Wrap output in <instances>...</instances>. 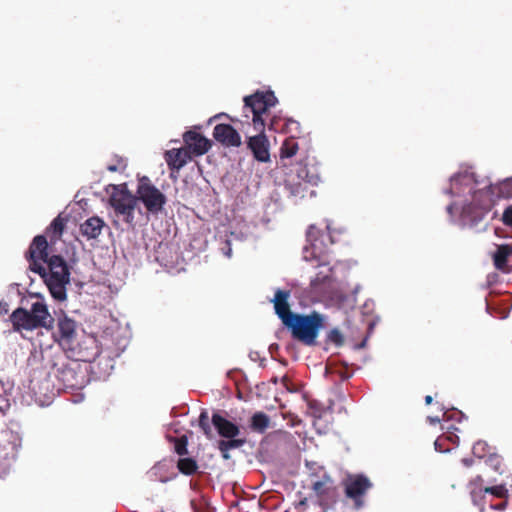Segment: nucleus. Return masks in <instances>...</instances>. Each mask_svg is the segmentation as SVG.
Returning <instances> with one entry per match:
<instances>
[{
  "instance_id": "obj_22",
  "label": "nucleus",
  "mask_w": 512,
  "mask_h": 512,
  "mask_svg": "<svg viewBox=\"0 0 512 512\" xmlns=\"http://www.w3.org/2000/svg\"><path fill=\"white\" fill-rule=\"evenodd\" d=\"M326 270L319 271L310 282V288L313 293L324 295L332 282V268L325 266Z\"/></svg>"
},
{
  "instance_id": "obj_14",
  "label": "nucleus",
  "mask_w": 512,
  "mask_h": 512,
  "mask_svg": "<svg viewBox=\"0 0 512 512\" xmlns=\"http://www.w3.org/2000/svg\"><path fill=\"white\" fill-rule=\"evenodd\" d=\"M482 481V478L478 476L475 480L471 482V497L476 505L481 506V510L484 509L481 501L485 503L486 494L493 495L499 499H508L509 493L505 485L482 487Z\"/></svg>"
},
{
  "instance_id": "obj_8",
  "label": "nucleus",
  "mask_w": 512,
  "mask_h": 512,
  "mask_svg": "<svg viewBox=\"0 0 512 512\" xmlns=\"http://www.w3.org/2000/svg\"><path fill=\"white\" fill-rule=\"evenodd\" d=\"M80 360H68L62 353L50 358L51 372L61 383L63 388L80 389L86 382L85 373L81 369Z\"/></svg>"
},
{
  "instance_id": "obj_37",
  "label": "nucleus",
  "mask_w": 512,
  "mask_h": 512,
  "mask_svg": "<svg viewBox=\"0 0 512 512\" xmlns=\"http://www.w3.org/2000/svg\"><path fill=\"white\" fill-rule=\"evenodd\" d=\"M486 446L487 444L485 442H482V441H478L477 443L474 444L473 446V453L475 455H478L479 457H482L484 456L485 454V449H486Z\"/></svg>"
},
{
  "instance_id": "obj_3",
  "label": "nucleus",
  "mask_w": 512,
  "mask_h": 512,
  "mask_svg": "<svg viewBox=\"0 0 512 512\" xmlns=\"http://www.w3.org/2000/svg\"><path fill=\"white\" fill-rule=\"evenodd\" d=\"M306 241L303 258L306 261H317L318 266H328L330 264L328 259L329 249L338 242L330 226L327 225L325 230H320L315 225H310L306 232Z\"/></svg>"
},
{
  "instance_id": "obj_18",
  "label": "nucleus",
  "mask_w": 512,
  "mask_h": 512,
  "mask_svg": "<svg viewBox=\"0 0 512 512\" xmlns=\"http://www.w3.org/2000/svg\"><path fill=\"white\" fill-rule=\"evenodd\" d=\"M214 139L225 147H239L241 136L230 124H217L213 130Z\"/></svg>"
},
{
  "instance_id": "obj_31",
  "label": "nucleus",
  "mask_w": 512,
  "mask_h": 512,
  "mask_svg": "<svg viewBox=\"0 0 512 512\" xmlns=\"http://www.w3.org/2000/svg\"><path fill=\"white\" fill-rule=\"evenodd\" d=\"M126 167V160L121 156L114 155L111 162L107 165V170L109 172H123Z\"/></svg>"
},
{
  "instance_id": "obj_42",
  "label": "nucleus",
  "mask_w": 512,
  "mask_h": 512,
  "mask_svg": "<svg viewBox=\"0 0 512 512\" xmlns=\"http://www.w3.org/2000/svg\"><path fill=\"white\" fill-rule=\"evenodd\" d=\"M9 311V305L5 301H0V313L6 314Z\"/></svg>"
},
{
  "instance_id": "obj_17",
  "label": "nucleus",
  "mask_w": 512,
  "mask_h": 512,
  "mask_svg": "<svg viewBox=\"0 0 512 512\" xmlns=\"http://www.w3.org/2000/svg\"><path fill=\"white\" fill-rule=\"evenodd\" d=\"M291 296L290 290L277 289L272 299L275 314L285 325L296 313L290 309L289 299Z\"/></svg>"
},
{
  "instance_id": "obj_1",
  "label": "nucleus",
  "mask_w": 512,
  "mask_h": 512,
  "mask_svg": "<svg viewBox=\"0 0 512 512\" xmlns=\"http://www.w3.org/2000/svg\"><path fill=\"white\" fill-rule=\"evenodd\" d=\"M478 181L473 173H459L451 178L450 192L460 196L469 194L471 201L462 206L460 219L463 225L473 227L481 222L492 207L489 184L478 188Z\"/></svg>"
},
{
  "instance_id": "obj_51",
  "label": "nucleus",
  "mask_w": 512,
  "mask_h": 512,
  "mask_svg": "<svg viewBox=\"0 0 512 512\" xmlns=\"http://www.w3.org/2000/svg\"><path fill=\"white\" fill-rule=\"evenodd\" d=\"M508 185H509L508 183H505V184L502 186V188H501L502 193H504V189H506V188L508 187Z\"/></svg>"
},
{
  "instance_id": "obj_10",
  "label": "nucleus",
  "mask_w": 512,
  "mask_h": 512,
  "mask_svg": "<svg viewBox=\"0 0 512 512\" xmlns=\"http://www.w3.org/2000/svg\"><path fill=\"white\" fill-rule=\"evenodd\" d=\"M109 203L117 215H122L123 219L130 226H134V211L137 205V197L127 188L126 184L113 185Z\"/></svg>"
},
{
  "instance_id": "obj_38",
  "label": "nucleus",
  "mask_w": 512,
  "mask_h": 512,
  "mask_svg": "<svg viewBox=\"0 0 512 512\" xmlns=\"http://www.w3.org/2000/svg\"><path fill=\"white\" fill-rule=\"evenodd\" d=\"M502 221L507 226L512 227V206H509L504 210L503 215H502Z\"/></svg>"
},
{
  "instance_id": "obj_24",
  "label": "nucleus",
  "mask_w": 512,
  "mask_h": 512,
  "mask_svg": "<svg viewBox=\"0 0 512 512\" xmlns=\"http://www.w3.org/2000/svg\"><path fill=\"white\" fill-rule=\"evenodd\" d=\"M168 465L163 462L156 463L148 472L147 476L152 482L166 483L172 479V476L168 475Z\"/></svg>"
},
{
  "instance_id": "obj_34",
  "label": "nucleus",
  "mask_w": 512,
  "mask_h": 512,
  "mask_svg": "<svg viewBox=\"0 0 512 512\" xmlns=\"http://www.w3.org/2000/svg\"><path fill=\"white\" fill-rule=\"evenodd\" d=\"M286 131L291 133L290 138H297L302 133L300 123L293 119H288L285 123Z\"/></svg>"
},
{
  "instance_id": "obj_15",
  "label": "nucleus",
  "mask_w": 512,
  "mask_h": 512,
  "mask_svg": "<svg viewBox=\"0 0 512 512\" xmlns=\"http://www.w3.org/2000/svg\"><path fill=\"white\" fill-rule=\"evenodd\" d=\"M257 135L247 138V148L251 151L253 158L261 163L270 161V143L264 130H256Z\"/></svg>"
},
{
  "instance_id": "obj_26",
  "label": "nucleus",
  "mask_w": 512,
  "mask_h": 512,
  "mask_svg": "<svg viewBox=\"0 0 512 512\" xmlns=\"http://www.w3.org/2000/svg\"><path fill=\"white\" fill-rule=\"evenodd\" d=\"M512 254V245H498L493 255L494 265L497 269H504L507 266L508 257Z\"/></svg>"
},
{
  "instance_id": "obj_25",
  "label": "nucleus",
  "mask_w": 512,
  "mask_h": 512,
  "mask_svg": "<svg viewBox=\"0 0 512 512\" xmlns=\"http://www.w3.org/2000/svg\"><path fill=\"white\" fill-rule=\"evenodd\" d=\"M66 225V219L58 215L53 219L49 227L46 229V234L50 238L51 243L59 240L63 234Z\"/></svg>"
},
{
  "instance_id": "obj_9",
  "label": "nucleus",
  "mask_w": 512,
  "mask_h": 512,
  "mask_svg": "<svg viewBox=\"0 0 512 512\" xmlns=\"http://www.w3.org/2000/svg\"><path fill=\"white\" fill-rule=\"evenodd\" d=\"M278 100L272 91H256L254 94L244 97V113L249 118L252 114V123L255 130L265 129L264 115L271 107L277 104Z\"/></svg>"
},
{
  "instance_id": "obj_48",
  "label": "nucleus",
  "mask_w": 512,
  "mask_h": 512,
  "mask_svg": "<svg viewBox=\"0 0 512 512\" xmlns=\"http://www.w3.org/2000/svg\"><path fill=\"white\" fill-rule=\"evenodd\" d=\"M439 442H440V439H437V440L435 441V448H436V450L442 451V449H441V447H440Z\"/></svg>"
},
{
  "instance_id": "obj_23",
  "label": "nucleus",
  "mask_w": 512,
  "mask_h": 512,
  "mask_svg": "<svg viewBox=\"0 0 512 512\" xmlns=\"http://www.w3.org/2000/svg\"><path fill=\"white\" fill-rule=\"evenodd\" d=\"M104 225L105 223L100 217L93 216L80 225V232L88 240L96 239L101 234Z\"/></svg>"
},
{
  "instance_id": "obj_45",
  "label": "nucleus",
  "mask_w": 512,
  "mask_h": 512,
  "mask_svg": "<svg viewBox=\"0 0 512 512\" xmlns=\"http://www.w3.org/2000/svg\"><path fill=\"white\" fill-rule=\"evenodd\" d=\"M432 401H433V398H432V396H431V395H427V396L425 397V403H426V405H430V404L432 403Z\"/></svg>"
},
{
  "instance_id": "obj_49",
  "label": "nucleus",
  "mask_w": 512,
  "mask_h": 512,
  "mask_svg": "<svg viewBox=\"0 0 512 512\" xmlns=\"http://www.w3.org/2000/svg\"><path fill=\"white\" fill-rule=\"evenodd\" d=\"M224 115H225V114H222V113L217 114V115H215L213 118H211V119L209 120V122H212L214 119H219V118H221V117H222V116H224Z\"/></svg>"
},
{
  "instance_id": "obj_52",
  "label": "nucleus",
  "mask_w": 512,
  "mask_h": 512,
  "mask_svg": "<svg viewBox=\"0 0 512 512\" xmlns=\"http://www.w3.org/2000/svg\"><path fill=\"white\" fill-rule=\"evenodd\" d=\"M447 429H448V430H450V429L458 430V429H457L456 427H454L453 425L448 426V427H447Z\"/></svg>"
},
{
  "instance_id": "obj_28",
  "label": "nucleus",
  "mask_w": 512,
  "mask_h": 512,
  "mask_svg": "<svg viewBox=\"0 0 512 512\" xmlns=\"http://www.w3.org/2000/svg\"><path fill=\"white\" fill-rule=\"evenodd\" d=\"M178 470L186 475L191 476L194 475L198 471V463L195 459L190 457L179 458L177 461Z\"/></svg>"
},
{
  "instance_id": "obj_50",
  "label": "nucleus",
  "mask_w": 512,
  "mask_h": 512,
  "mask_svg": "<svg viewBox=\"0 0 512 512\" xmlns=\"http://www.w3.org/2000/svg\"><path fill=\"white\" fill-rule=\"evenodd\" d=\"M288 381H289V380H288V378H287V377H284V378L282 379V382H283V384H284L286 387H287V383H288Z\"/></svg>"
},
{
  "instance_id": "obj_6",
  "label": "nucleus",
  "mask_w": 512,
  "mask_h": 512,
  "mask_svg": "<svg viewBox=\"0 0 512 512\" xmlns=\"http://www.w3.org/2000/svg\"><path fill=\"white\" fill-rule=\"evenodd\" d=\"M320 182L318 168L315 165L309 166L307 163L300 161L295 173L291 171L285 179V187L294 197L305 198L315 196L313 189Z\"/></svg>"
},
{
  "instance_id": "obj_5",
  "label": "nucleus",
  "mask_w": 512,
  "mask_h": 512,
  "mask_svg": "<svg viewBox=\"0 0 512 512\" xmlns=\"http://www.w3.org/2000/svg\"><path fill=\"white\" fill-rule=\"evenodd\" d=\"M44 273H38L46 283L52 297L58 301L66 299V285L70 282V271L62 256L52 255L45 262Z\"/></svg>"
},
{
  "instance_id": "obj_44",
  "label": "nucleus",
  "mask_w": 512,
  "mask_h": 512,
  "mask_svg": "<svg viewBox=\"0 0 512 512\" xmlns=\"http://www.w3.org/2000/svg\"><path fill=\"white\" fill-rule=\"evenodd\" d=\"M8 407L7 400L0 395V412H4V410Z\"/></svg>"
},
{
  "instance_id": "obj_11",
  "label": "nucleus",
  "mask_w": 512,
  "mask_h": 512,
  "mask_svg": "<svg viewBox=\"0 0 512 512\" xmlns=\"http://www.w3.org/2000/svg\"><path fill=\"white\" fill-rule=\"evenodd\" d=\"M344 495L352 501L354 510H361L365 506V497L373 487L371 480L364 474L348 475L342 483Z\"/></svg>"
},
{
  "instance_id": "obj_47",
  "label": "nucleus",
  "mask_w": 512,
  "mask_h": 512,
  "mask_svg": "<svg viewBox=\"0 0 512 512\" xmlns=\"http://www.w3.org/2000/svg\"><path fill=\"white\" fill-rule=\"evenodd\" d=\"M453 209H454V204L448 205L447 211H448L449 214H451V215L453 214Z\"/></svg>"
},
{
  "instance_id": "obj_4",
  "label": "nucleus",
  "mask_w": 512,
  "mask_h": 512,
  "mask_svg": "<svg viewBox=\"0 0 512 512\" xmlns=\"http://www.w3.org/2000/svg\"><path fill=\"white\" fill-rule=\"evenodd\" d=\"M10 321L13 325V330L16 332L21 330L32 331L37 328L49 330L54 324V318L42 300L34 302L30 310L21 307L15 309L10 315Z\"/></svg>"
},
{
  "instance_id": "obj_16",
  "label": "nucleus",
  "mask_w": 512,
  "mask_h": 512,
  "mask_svg": "<svg viewBox=\"0 0 512 512\" xmlns=\"http://www.w3.org/2000/svg\"><path fill=\"white\" fill-rule=\"evenodd\" d=\"M185 148L189 149L191 155L201 156L209 151L212 143L209 139L195 130H189L183 134Z\"/></svg>"
},
{
  "instance_id": "obj_46",
  "label": "nucleus",
  "mask_w": 512,
  "mask_h": 512,
  "mask_svg": "<svg viewBox=\"0 0 512 512\" xmlns=\"http://www.w3.org/2000/svg\"><path fill=\"white\" fill-rule=\"evenodd\" d=\"M454 438H458V437L455 434L450 433V432H449V435L446 436V439H448L452 442H454Z\"/></svg>"
},
{
  "instance_id": "obj_7",
  "label": "nucleus",
  "mask_w": 512,
  "mask_h": 512,
  "mask_svg": "<svg viewBox=\"0 0 512 512\" xmlns=\"http://www.w3.org/2000/svg\"><path fill=\"white\" fill-rule=\"evenodd\" d=\"M284 326L294 339L312 346L316 344L319 331L324 326V317L316 311L310 314L296 313Z\"/></svg>"
},
{
  "instance_id": "obj_41",
  "label": "nucleus",
  "mask_w": 512,
  "mask_h": 512,
  "mask_svg": "<svg viewBox=\"0 0 512 512\" xmlns=\"http://www.w3.org/2000/svg\"><path fill=\"white\" fill-rule=\"evenodd\" d=\"M218 449L221 453V456L224 460H229L230 459V454H229V451L230 450H224V446H223V443L221 441L218 442Z\"/></svg>"
},
{
  "instance_id": "obj_40",
  "label": "nucleus",
  "mask_w": 512,
  "mask_h": 512,
  "mask_svg": "<svg viewBox=\"0 0 512 512\" xmlns=\"http://www.w3.org/2000/svg\"><path fill=\"white\" fill-rule=\"evenodd\" d=\"M502 501L497 504L490 503V508L498 511H504L508 506V499H501Z\"/></svg>"
},
{
  "instance_id": "obj_21",
  "label": "nucleus",
  "mask_w": 512,
  "mask_h": 512,
  "mask_svg": "<svg viewBox=\"0 0 512 512\" xmlns=\"http://www.w3.org/2000/svg\"><path fill=\"white\" fill-rule=\"evenodd\" d=\"M21 439L19 435L13 431H3L0 433V451L5 457L14 458L20 447Z\"/></svg>"
},
{
  "instance_id": "obj_12",
  "label": "nucleus",
  "mask_w": 512,
  "mask_h": 512,
  "mask_svg": "<svg viewBox=\"0 0 512 512\" xmlns=\"http://www.w3.org/2000/svg\"><path fill=\"white\" fill-rule=\"evenodd\" d=\"M137 195V201L140 200L152 214L159 213L166 203L165 195L152 185L147 177L140 180Z\"/></svg>"
},
{
  "instance_id": "obj_32",
  "label": "nucleus",
  "mask_w": 512,
  "mask_h": 512,
  "mask_svg": "<svg viewBox=\"0 0 512 512\" xmlns=\"http://www.w3.org/2000/svg\"><path fill=\"white\" fill-rule=\"evenodd\" d=\"M172 441L174 442V450H175V452L178 455L184 456V455L188 454V449H187L188 439H187V436L183 435L181 437L172 438Z\"/></svg>"
},
{
  "instance_id": "obj_30",
  "label": "nucleus",
  "mask_w": 512,
  "mask_h": 512,
  "mask_svg": "<svg viewBox=\"0 0 512 512\" xmlns=\"http://www.w3.org/2000/svg\"><path fill=\"white\" fill-rule=\"evenodd\" d=\"M198 424L203 434L211 439L213 437L212 427L209 419V415L206 409H203L199 415Z\"/></svg>"
},
{
  "instance_id": "obj_19",
  "label": "nucleus",
  "mask_w": 512,
  "mask_h": 512,
  "mask_svg": "<svg viewBox=\"0 0 512 512\" xmlns=\"http://www.w3.org/2000/svg\"><path fill=\"white\" fill-rule=\"evenodd\" d=\"M164 158L172 174L173 172H179L181 168L191 161L192 155L189 149L185 147L173 148L165 152Z\"/></svg>"
},
{
  "instance_id": "obj_35",
  "label": "nucleus",
  "mask_w": 512,
  "mask_h": 512,
  "mask_svg": "<svg viewBox=\"0 0 512 512\" xmlns=\"http://www.w3.org/2000/svg\"><path fill=\"white\" fill-rule=\"evenodd\" d=\"M227 440H220L223 443L224 450H231L242 447L246 443L245 438H226Z\"/></svg>"
},
{
  "instance_id": "obj_33",
  "label": "nucleus",
  "mask_w": 512,
  "mask_h": 512,
  "mask_svg": "<svg viewBox=\"0 0 512 512\" xmlns=\"http://www.w3.org/2000/svg\"><path fill=\"white\" fill-rule=\"evenodd\" d=\"M327 341L340 347L344 344V336L338 328H334L327 334Z\"/></svg>"
},
{
  "instance_id": "obj_2",
  "label": "nucleus",
  "mask_w": 512,
  "mask_h": 512,
  "mask_svg": "<svg viewBox=\"0 0 512 512\" xmlns=\"http://www.w3.org/2000/svg\"><path fill=\"white\" fill-rule=\"evenodd\" d=\"M55 341L73 358L84 362L91 361L96 355L95 341L85 335H80L75 320L64 315L57 321L53 333Z\"/></svg>"
},
{
  "instance_id": "obj_43",
  "label": "nucleus",
  "mask_w": 512,
  "mask_h": 512,
  "mask_svg": "<svg viewBox=\"0 0 512 512\" xmlns=\"http://www.w3.org/2000/svg\"><path fill=\"white\" fill-rule=\"evenodd\" d=\"M441 420H443V419H442V418H440V417H438V416H435V417H433V416H428V417H427V421H428L430 424H432V425H435V424H437V423H440V422H441Z\"/></svg>"
},
{
  "instance_id": "obj_39",
  "label": "nucleus",
  "mask_w": 512,
  "mask_h": 512,
  "mask_svg": "<svg viewBox=\"0 0 512 512\" xmlns=\"http://www.w3.org/2000/svg\"><path fill=\"white\" fill-rule=\"evenodd\" d=\"M312 489L319 496L324 495L325 492H326V490H325V483L323 481H316V482H314L313 485H312Z\"/></svg>"
},
{
  "instance_id": "obj_29",
  "label": "nucleus",
  "mask_w": 512,
  "mask_h": 512,
  "mask_svg": "<svg viewBox=\"0 0 512 512\" xmlns=\"http://www.w3.org/2000/svg\"><path fill=\"white\" fill-rule=\"evenodd\" d=\"M296 138H287L281 148H280V156L281 158H291L293 157L294 155H296L298 149H299V146H298V143L297 141L295 140Z\"/></svg>"
},
{
  "instance_id": "obj_20",
  "label": "nucleus",
  "mask_w": 512,
  "mask_h": 512,
  "mask_svg": "<svg viewBox=\"0 0 512 512\" xmlns=\"http://www.w3.org/2000/svg\"><path fill=\"white\" fill-rule=\"evenodd\" d=\"M211 423L222 438H234L240 434V427L218 412L213 413Z\"/></svg>"
},
{
  "instance_id": "obj_13",
  "label": "nucleus",
  "mask_w": 512,
  "mask_h": 512,
  "mask_svg": "<svg viewBox=\"0 0 512 512\" xmlns=\"http://www.w3.org/2000/svg\"><path fill=\"white\" fill-rule=\"evenodd\" d=\"M50 258L48 253V242L44 235H37L32 240L28 251L26 252V259L29 262V269L35 273H44L45 263Z\"/></svg>"
},
{
  "instance_id": "obj_36",
  "label": "nucleus",
  "mask_w": 512,
  "mask_h": 512,
  "mask_svg": "<svg viewBox=\"0 0 512 512\" xmlns=\"http://www.w3.org/2000/svg\"><path fill=\"white\" fill-rule=\"evenodd\" d=\"M441 410L443 411L442 419L444 421L456 420L457 422H460L464 417V414L456 409L445 410L444 407H441Z\"/></svg>"
},
{
  "instance_id": "obj_27",
  "label": "nucleus",
  "mask_w": 512,
  "mask_h": 512,
  "mask_svg": "<svg viewBox=\"0 0 512 512\" xmlns=\"http://www.w3.org/2000/svg\"><path fill=\"white\" fill-rule=\"evenodd\" d=\"M270 419L264 412H256L251 417L250 428L258 433H264L269 427Z\"/></svg>"
}]
</instances>
